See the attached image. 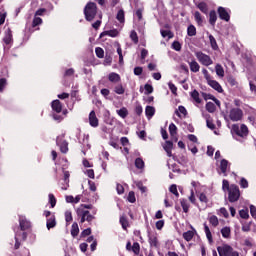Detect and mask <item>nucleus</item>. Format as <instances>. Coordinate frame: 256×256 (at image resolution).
I'll list each match as a JSON object with an SVG mask.
<instances>
[{
    "mask_svg": "<svg viewBox=\"0 0 256 256\" xmlns=\"http://www.w3.org/2000/svg\"><path fill=\"white\" fill-rule=\"evenodd\" d=\"M76 215L80 219V225H83L85 221L91 225V222L95 221L97 215V209H93L92 212L85 210V208H77Z\"/></svg>",
    "mask_w": 256,
    "mask_h": 256,
    "instance_id": "1",
    "label": "nucleus"
},
{
    "mask_svg": "<svg viewBox=\"0 0 256 256\" xmlns=\"http://www.w3.org/2000/svg\"><path fill=\"white\" fill-rule=\"evenodd\" d=\"M84 15L86 21H93L97 17V4L94 2H88L84 8Z\"/></svg>",
    "mask_w": 256,
    "mask_h": 256,
    "instance_id": "2",
    "label": "nucleus"
},
{
    "mask_svg": "<svg viewBox=\"0 0 256 256\" xmlns=\"http://www.w3.org/2000/svg\"><path fill=\"white\" fill-rule=\"evenodd\" d=\"M219 256H239V252L235 251L229 244H223L217 247Z\"/></svg>",
    "mask_w": 256,
    "mask_h": 256,
    "instance_id": "3",
    "label": "nucleus"
},
{
    "mask_svg": "<svg viewBox=\"0 0 256 256\" xmlns=\"http://www.w3.org/2000/svg\"><path fill=\"white\" fill-rule=\"evenodd\" d=\"M241 197V191L237 184H231L230 190L228 191V201L229 203H237V200Z\"/></svg>",
    "mask_w": 256,
    "mask_h": 256,
    "instance_id": "4",
    "label": "nucleus"
},
{
    "mask_svg": "<svg viewBox=\"0 0 256 256\" xmlns=\"http://www.w3.org/2000/svg\"><path fill=\"white\" fill-rule=\"evenodd\" d=\"M43 215L46 217V227L48 231L55 229V227H57V218L55 217V214L51 213L49 210H45Z\"/></svg>",
    "mask_w": 256,
    "mask_h": 256,
    "instance_id": "5",
    "label": "nucleus"
},
{
    "mask_svg": "<svg viewBox=\"0 0 256 256\" xmlns=\"http://www.w3.org/2000/svg\"><path fill=\"white\" fill-rule=\"evenodd\" d=\"M195 57L198 59L199 63L204 67H209L210 65H213V59H211V56L201 51L195 52Z\"/></svg>",
    "mask_w": 256,
    "mask_h": 256,
    "instance_id": "6",
    "label": "nucleus"
},
{
    "mask_svg": "<svg viewBox=\"0 0 256 256\" xmlns=\"http://www.w3.org/2000/svg\"><path fill=\"white\" fill-rule=\"evenodd\" d=\"M232 131L238 137H247L249 135V128L245 124H242L240 127L239 124H233Z\"/></svg>",
    "mask_w": 256,
    "mask_h": 256,
    "instance_id": "7",
    "label": "nucleus"
},
{
    "mask_svg": "<svg viewBox=\"0 0 256 256\" xmlns=\"http://www.w3.org/2000/svg\"><path fill=\"white\" fill-rule=\"evenodd\" d=\"M229 119L230 121L234 122L241 121V119H243V110H241L240 108L230 109Z\"/></svg>",
    "mask_w": 256,
    "mask_h": 256,
    "instance_id": "8",
    "label": "nucleus"
},
{
    "mask_svg": "<svg viewBox=\"0 0 256 256\" xmlns=\"http://www.w3.org/2000/svg\"><path fill=\"white\" fill-rule=\"evenodd\" d=\"M217 11L219 18L222 21H226V23H229V21H231V15L229 14V12H227V9H225V7L219 6Z\"/></svg>",
    "mask_w": 256,
    "mask_h": 256,
    "instance_id": "9",
    "label": "nucleus"
},
{
    "mask_svg": "<svg viewBox=\"0 0 256 256\" xmlns=\"http://www.w3.org/2000/svg\"><path fill=\"white\" fill-rule=\"evenodd\" d=\"M148 243L150 247L159 249V239L157 238V234H151V232H148Z\"/></svg>",
    "mask_w": 256,
    "mask_h": 256,
    "instance_id": "10",
    "label": "nucleus"
},
{
    "mask_svg": "<svg viewBox=\"0 0 256 256\" xmlns=\"http://www.w3.org/2000/svg\"><path fill=\"white\" fill-rule=\"evenodd\" d=\"M3 42L5 45H11L13 43V31L11 28H7V30L4 33Z\"/></svg>",
    "mask_w": 256,
    "mask_h": 256,
    "instance_id": "11",
    "label": "nucleus"
},
{
    "mask_svg": "<svg viewBox=\"0 0 256 256\" xmlns=\"http://www.w3.org/2000/svg\"><path fill=\"white\" fill-rule=\"evenodd\" d=\"M52 111L54 113H61L63 111V103H61V100L56 99L51 102Z\"/></svg>",
    "mask_w": 256,
    "mask_h": 256,
    "instance_id": "12",
    "label": "nucleus"
},
{
    "mask_svg": "<svg viewBox=\"0 0 256 256\" xmlns=\"http://www.w3.org/2000/svg\"><path fill=\"white\" fill-rule=\"evenodd\" d=\"M89 123L91 127H99V119L97 114H95V110H92L89 114Z\"/></svg>",
    "mask_w": 256,
    "mask_h": 256,
    "instance_id": "13",
    "label": "nucleus"
},
{
    "mask_svg": "<svg viewBox=\"0 0 256 256\" xmlns=\"http://www.w3.org/2000/svg\"><path fill=\"white\" fill-rule=\"evenodd\" d=\"M56 145L60 147L61 153H67L69 151V142L67 140H57Z\"/></svg>",
    "mask_w": 256,
    "mask_h": 256,
    "instance_id": "14",
    "label": "nucleus"
},
{
    "mask_svg": "<svg viewBox=\"0 0 256 256\" xmlns=\"http://www.w3.org/2000/svg\"><path fill=\"white\" fill-rule=\"evenodd\" d=\"M208 85L212 87L215 91L218 93H223V87H221V84L217 82L216 80H213L210 78V80L207 81Z\"/></svg>",
    "mask_w": 256,
    "mask_h": 256,
    "instance_id": "15",
    "label": "nucleus"
},
{
    "mask_svg": "<svg viewBox=\"0 0 256 256\" xmlns=\"http://www.w3.org/2000/svg\"><path fill=\"white\" fill-rule=\"evenodd\" d=\"M107 35H108V37H118L119 36V30L118 29H112V30L104 31L100 34V39H102V37H105Z\"/></svg>",
    "mask_w": 256,
    "mask_h": 256,
    "instance_id": "16",
    "label": "nucleus"
},
{
    "mask_svg": "<svg viewBox=\"0 0 256 256\" xmlns=\"http://www.w3.org/2000/svg\"><path fill=\"white\" fill-rule=\"evenodd\" d=\"M188 65L192 73H199L201 66L199 65L198 62L195 61V59H193L191 62H188Z\"/></svg>",
    "mask_w": 256,
    "mask_h": 256,
    "instance_id": "17",
    "label": "nucleus"
},
{
    "mask_svg": "<svg viewBox=\"0 0 256 256\" xmlns=\"http://www.w3.org/2000/svg\"><path fill=\"white\" fill-rule=\"evenodd\" d=\"M227 167H229V161L222 159L220 162V171L223 173L224 177H227Z\"/></svg>",
    "mask_w": 256,
    "mask_h": 256,
    "instance_id": "18",
    "label": "nucleus"
},
{
    "mask_svg": "<svg viewBox=\"0 0 256 256\" xmlns=\"http://www.w3.org/2000/svg\"><path fill=\"white\" fill-rule=\"evenodd\" d=\"M108 80L110 81V83H119V81H121V76H119V74L115 72H111L108 75Z\"/></svg>",
    "mask_w": 256,
    "mask_h": 256,
    "instance_id": "19",
    "label": "nucleus"
},
{
    "mask_svg": "<svg viewBox=\"0 0 256 256\" xmlns=\"http://www.w3.org/2000/svg\"><path fill=\"white\" fill-rule=\"evenodd\" d=\"M221 235L224 239H230L231 238V228L228 226H225L221 229Z\"/></svg>",
    "mask_w": 256,
    "mask_h": 256,
    "instance_id": "20",
    "label": "nucleus"
},
{
    "mask_svg": "<svg viewBox=\"0 0 256 256\" xmlns=\"http://www.w3.org/2000/svg\"><path fill=\"white\" fill-rule=\"evenodd\" d=\"M30 227H31V222H29L27 219L20 220L21 231H27V229H30Z\"/></svg>",
    "mask_w": 256,
    "mask_h": 256,
    "instance_id": "21",
    "label": "nucleus"
},
{
    "mask_svg": "<svg viewBox=\"0 0 256 256\" xmlns=\"http://www.w3.org/2000/svg\"><path fill=\"white\" fill-rule=\"evenodd\" d=\"M182 236L185 241L189 242L193 240V237H195V232L188 230L187 232H184Z\"/></svg>",
    "mask_w": 256,
    "mask_h": 256,
    "instance_id": "22",
    "label": "nucleus"
},
{
    "mask_svg": "<svg viewBox=\"0 0 256 256\" xmlns=\"http://www.w3.org/2000/svg\"><path fill=\"white\" fill-rule=\"evenodd\" d=\"M145 115L148 119H151L153 115H155V107L153 106H146L145 108Z\"/></svg>",
    "mask_w": 256,
    "mask_h": 256,
    "instance_id": "23",
    "label": "nucleus"
},
{
    "mask_svg": "<svg viewBox=\"0 0 256 256\" xmlns=\"http://www.w3.org/2000/svg\"><path fill=\"white\" fill-rule=\"evenodd\" d=\"M209 23L210 25L217 23V12H215V10H211L209 13Z\"/></svg>",
    "mask_w": 256,
    "mask_h": 256,
    "instance_id": "24",
    "label": "nucleus"
},
{
    "mask_svg": "<svg viewBox=\"0 0 256 256\" xmlns=\"http://www.w3.org/2000/svg\"><path fill=\"white\" fill-rule=\"evenodd\" d=\"M208 37H209L211 48L213 49V51H217L219 49V45H217V40L211 34Z\"/></svg>",
    "mask_w": 256,
    "mask_h": 256,
    "instance_id": "25",
    "label": "nucleus"
},
{
    "mask_svg": "<svg viewBox=\"0 0 256 256\" xmlns=\"http://www.w3.org/2000/svg\"><path fill=\"white\" fill-rule=\"evenodd\" d=\"M180 205L183 209V212L184 213H189V202H187V199L183 198V199H180Z\"/></svg>",
    "mask_w": 256,
    "mask_h": 256,
    "instance_id": "26",
    "label": "nucleus"
},
{
    "mask_svg": "<svg viewBox=\"0 0 256 256\" xmlns=\"http://www.w3.org/2000/svg\"><path fill=\"white\" fill-rule=\"evenodd\" d=\"M187 35H188V37H195V35H197V28H195V26H193V24L188 26Z\"/></svg>",
    "mask_w": 256,
    "mask_h": 256,
    "instance_id": "27",
    "label": "nucleus"
},
{
    "mask_svg": "<svg viewBox=\"0 0 256 256\" xmlns=\"http://www.w3.org/2000/svg\"><path fill=\"white\" fill-rule=\"evenodd\" d=\"M116 19L119 23H125V11L123 9L117 12Z\"/></svg>",
    "mask_w": 256,
    "mask_h": 256,
    "instance_id": "28",
    "label": "nucleus"
},
{
    "mask_svg": "<svg viewBox=\"0 0 256 256\" xmlns=\"http://www.w3.org/2000/svg\"><path fill=\"white\" fill-rule=\"evenodd\" d=\"M204 231L206 233V237H207L209 243H212L213 235L211 234V230L209 229V226H207V223H204Z\"/></svg>",
    "mask_w": 256,
    "mask_h": 256,
    "instance_id": "29",
    "label": "nucleus"
},
{
    "mask_svg": "<svg viewBox=\"0 0 256 256\" xmlns=\"http://www.w3.org/2000/svg\"><path fill=\"white\" fill-rule=\"evenodd\" d=\"M120 224L122 226V229L124 231H127V228L129 227V220H127V217L121 216L120 217Z\"/></svg>",
    "mask_w": 256,
    "mask_h": 256,
    "instance_id": "30",
    "label": "nucleus"
},
{
    "mask_svg": "<svg viewBox=\"0 0 256 256\" xmlns=\"http://www.w3.org/2000/svg\"><path fill=\"white\" fill-rule=\"evenodd\" d=\"M198 9L204 13L205 15H207L208 11H209V7L207 6V3L205 2H200L198 5H197Z\"/></svg>",
    "mask_w": 256,
    "mask_h": 256,
    "instance_id": "31",
    "label": "nucleus"
},
{
    "mask_svg": "<svg viewBox=\"0 0 256 256\" xmlns=\"http://www.w3.org/2000/svg\"><path fill=\"white\" fill-rule=\"evenodd\" d=\"M215 71L218 77H225V70L223 69V66H221V64H217L215 66Z\"/></svg>",
    "mask_w": 256,
    "mask_h": 256,
    "instance_id": "32",
    "label": "nucleus"
},
{
    "mask_svg": "<svg viewBox=\"0 0 256 256\" xmlns=\"http://www.w3.org/2000/svg\"><path fill=\"white\" fill-rule=\"evenodd\" d=\"M71 235L72 237H77L79 235V225L77 222H74L71 227Z\"/></svg>",
    "mask_w": 256,
    "mask_h": 256,
    "instance_id": "33",
    "label": "nucleus"
},
{
    "mask_svg": "<svg viewBox=\"0 0 256 256\" xmlns=\"http://www.w3.org/2000/svg\"><path fill=\"white\" fill-rule=\"evenodd\" d=\"M206 111H208V113H215V111H217V107L213 102H207Z\"/></svg>",
    "mask_w": 256,
    "mask_h": 256,
    "instance_id": "34",
    "label": "nucleus"
},
{
    "mask_svg": "<svg viewBox=\"0 0 256 256\" xmlns=\"http://www.w3.org/2000/svg\"><path fill=\"white\" fill-rule=\"evenodd\" d=\"M117 114L122 119H126L127 115H129V110H127V108L123 107L120 110H117Z\"/></svg>",
    "mask_w": 256,
    "mask_h": 256,
    "instance_id": "35",
    "label": "nucleus"
},
{
    "mask_svg": "<svg viewBox=\"0 0 256 256\" xmlns=\"http://www.w3.org/2000/svg\"><path fill=\"white\" fill-rule=\"evenodd\" d=\"M181 114L184 117H187V109L184 106H179L178 110H176L177 117H181Z\"/></svg>",
    "mask_w": 256,
    "mask_h": 256,
    "instance_id": "36",
    "label": "nucleus"
},
{
    "mask_svg": "<svg viewBox=\"0 0 256 256\" xmlns=\"http://www.w3.org/2000/svg\"><path fill=\"white\" fill-rule=\"evenodd\" d=\"M130 39H131V41H133L134 45H137V43H139V36L137 35V32L135 30L131 31Z\"/></svg>",
    "mask_w": 256,
    "mask_h": 256,
    "instance_id": "37",
    "label": "nucleus"
},
{
    "mask_svg": "<svg viewBox=\"0 0 256 256\" xmlns=\"http://www.w3.org/2000/svg\"><path fill=\"white\" fill-rule=\"evenodd\" d=\"M135 167H136V169H144L145 162L143 161L142 158H136L135 159Z\"/></svg>",
    "mask_w": 256,
    "mask_h": 256,
    "instance_id": "38",
    "label": "nucleus"
},
{
    "mask_svg": "<svg viewBox=\"0 0 256 256\" xmlns=\"http://www.w3.org/2000/svg\"><path fill=\"white\" fill-rule=\"evenodd\" d=\"M206 126L208 127V129H211V131H215L216 126L215 123H213V118L208 117L206 119Z\"/></svg>",
    "mask_w": 256,
    "mask_h": 256,
    "instance_id": "39",
    "label": "nucleus"
},
{
    "mask_svg": "<svg viewBox=\"0 0 256 256\" xmlns=\"http://www.w3.org/2000/svg\"><path fill=\"white\" fill-rule=\"evenodd\" d=\"M95 53H96V57H98V59H103V57H105V50H103V48H101V47H96Z\"/></svg>",
    "mask_w": 256,
    "mask_h": 256,
    "instance_id": "40",
    "label": "nucleus"
},
{
    "mask_svg": "<svg viewBox=\"0 0 256 256\" xmlns=\"http://www.w3.org/2000/svg\"><path fill=\"white\" fill-rule=\"evenodd\" d=\"M132 251L134 255H139L141 252V245H139V242H134L132 245Z\"/></svg>",
    "mask_w": 256,
    "mask_h": 256,
    "instance_id": "41",
    "label": "nucleus"
},
{
    "mask_svg": "<svg viewBox=\"0 0 256 256\" xmlns=\"http://www.w3.org/2000/svg\"><path fill=\"white\" fill-rule=\"evenodd\" d=\"M194 19L198 25H203V17L201 16V13L199 11H196L194 13Z\"/></svg>",
    "mask_w": 256,
    "mask_h": 256,
    "instance_id": "42",
    "label": "nucleus"
},
{
    "mask_svg": "<svg viewBox=\"0 0 256 256\" xmlns=\"http://www.w3.org/2000/svg\"><path fill=\"white\" fill-rule=\"evenodd\" d=\"M114 92L117 95H123L125 93V88H123V84H118L117 86H115Z\"/></svg>",
    "mask_w": 256,
    "mask_h": 256,
    "instance_id": "43",
    "label": "nucleus"
},
{
    "mask_svg": "<svg viewBox=\"0 0 256 256\" xmlns=\"http://www.w3.org/2000/svg\"><path fill=\"white\" fill-rule=\"evenodd\" d=\"M191 97L194 99L195 103H201V98L199 97V91L194 90L191 92Z\"/></svg>",
    "mask_w": 256,
    "mask_h": 256,
    "instance_id": "44",
    "label": "nucleus"
},
{
    "mask_svg": "<svg viewBox=\"0 0 256 256\" xmlns=\"http://www.w3.org/2000/svg\"><path fill=\"white\" fill-rule=\"evenodd\" d=\"M169 133L171 137H175V135H177V126L174 123L169 125Z\"/></svg>",
    "mask_w": 256,
    "mask_h": 256,
    "instance_id": "45",
    "label": "nucleus"
},
{
    "mask_svg": "<svg viewBox=\"0 0 256 256\" xmlns=\"http://www.w3.org/2000/svg\"><path fill=\"white\" fill-rule=\"evenodd\" d=\"M162 37H168V39H173L174 35L173 32H171L170 30H161L160 31Z\"/></svg>",
    "mask_w": 256,
    "mask_h": 256,
    "instance_id": "46",
    "label": "nucleus"
},
{
    "mask_svg": "<svg viewBox=\"0 0 256 256\" xmlns=\"http://www.w3.org/2000/svg\"><path fill=\"white\" fill-rule=\"evenodd\" d=\"M49 203L51 205V209H54L55 205H57V198H55V195L49 194Z\"/></svg>",
    "mask_w": 256,
    "mask_h": 256,
    "instance_id": "47",
    "label": "nucleus"
},
{
    "mask_svg": "<svg viewBox=\"0 0 256 256\" xmlns=\"http://www.w3.org/2000/svg\"><path fill=\"white\" fill-rule=\"evenodd\" d=\"M164 151H173V142L167 140L163 145Z\"/></svg>",
    "mask_w": 256,
    "mask_h": 256,
    "instance_id": "48",
    "label": "nucleus"
},
{
    "mask_svg": "<svg viewBox=\"0 0 256 256\" xmlns=\"http://www.w3.org/2000/svg\"><path fill=\"white\" fill-rule=\"evenodd\" d=\"M209 223H211V225L213 227H217V225H219V218H217V216L213 215L209 218Z\"/></svg>",
    "mask_w": 256,
    "mask_h": 256,
    "instance_id": "49",
    "label": "nucleus"
},
{
    "mask_svg": "<svg viewBox=\"0 0 256 256\" xmlns=\"http://www.w3.org/2000/svg\"><path fill=\"white\" fill-rule=\"evenodd\" d=\"M43 23V19H41L40 17L35 16L33 21H32V27H38V25H41Z\"/></svg>",
    "mask_w": 256,
    "mask_h": 256,
    "instance_id": "50",
    "label": "nucleus"
},
{
    "mask_svg": "<svg viewBox=\"0 0 256 256\" xmlns=\"http://www.w3.org/2000/svg\"><path fill=\"white\" fill-rule=\"evenodd\" d=\"M169 191H170V193H172L173 195H175V197H179V191H177V185L172 184V185L169 187Z\"/></svg>",
    "mask_w": 256,
    "mask_h": 256,
    "instance_id": "51",
    "label": "nucleus"
},
{
    "mask_svg": "<svg viewBox=\"0 0 256 256\" xmlns=\"http://www.w3.org/2000/svg\"><path fill=\"white\" fill-rule=\"evenodd\" d=\"M52 117L54 119V121H57L58 123H61V121H63V119H65V117H63L61 114L55 112L52 114Z\"/></svg>",
    "mask_w": 256,
    "mask_h": 256,
    "instance_id": "52",
    "label": "nucleus"
},
{
    "mask_svg": "<svg viewBox=\"0 0 256 256\" xmlns=\"http://www.w3.org/2000/svg\"><path fill=\"white\" fill-rule=\"evenodd\" d=\"M239 215H240L241 219H247L249 217V210L242 209L239 211Z\"/></svg>",
    "mask_w": 256,
    "mask_h": 256,
    "instance_id": "53",
    "label": "nucleus"
},
{
    "mask_svg": "<svg viewBox=\"0 0 256 256\" xmlns=\"http://www.w3.org/2000/svg\"><path fill=\"white\" fill-rule=\"evenodd\" d=\"M128 201L129 203H135V201H137V198H135V192L134 191H130L128 193Z\"/></svg>",
    "mask_w": 256,
    "mask_h": 256,
    "instance_id": "54",
    "label": "nucleus"
},
{
    "mask_svg": "<svg viewBox=\"0 0 256 256\" xmlns=\"http://www.w3.org/2000/svg\"><path fill=\"white\" fill-rule=\"evenodd\" d=\"M65 221L66 223H71V221H73V214L71 213V211L65 212Z\"/></svg>",
    "mask_w": 256,
    "mask_h": 256,
    "instance_id": "55",
    "label": "nucleus"
},
{
    "mask_svg": "<svg viewBox=\"0 0 256 256\" xmlns=\"http://www.w3.org/2000/svg\"><path fill=\"white\" fill-rule=\"evenodd\" d=\"M144 89L145 95H151V93H153V86L150 84H145Z\"/></svg>",
    "mask_w": 256,
    "mask_h": 256,
    "instance_id": "56",
    "label": "nucleus"
},
{
    "mask_svg": "<svg viewBox=\"0 0 256 256\" xmlns=\"http://www.w3.org/2000/svg\"><path fill=\"white\" fill-rule=\"evenodd\" d=\"M222 189H223V191H230L231 190V185H229L228 180H223Z\"/></svg>",
    "mask_w": 256,
    "mask_h": 256,
    "instance_id": "57",
    "label": "nucleus"
},
{
    "mask_svg": "<svg viewBox=\"0 0 256 256\" xmlns=\"http://www.w3.org/2000/svg\"><path fill=\"white\" fill-rule=\"evenodd\" d=\"M75 75V69L70 68L64 72V77H73Z\"/></svg>",
    "mask_w": 256,
    "mask_h": 256,
    "instance_id": "58",
    "label": "nucleus"
},
{
    "mask_svg": "<svg viewBox=\"0 0 256 256\" xmlns=\"http://www.w3.org/2000/svg\"><path fill=\"white\" fill-rule=\"evenodd\" d=\"M240 187L242 189H247V187H249V182L247 181V179L241 178V180H240Z\"/></svg>",
    "mask_w": 256,
    "mask_h": 256,
    "instance_id": "59",
    "label": "nucleus"
},
{
    "mask_svg": "<svg viewBox=\"0 0 256 256\" xmlns=\"http://www.w3.org/2000/svg\"><path fill=\"white\" fill-rule=\"evenodd\" d=\"M172 49H174V51H181V43L179 41H174L172 43Z\"/></svg>",
    "mask_w": 256,
    "mask_h": 256,
    "instance_id": "60",
    "label": "nucleus"
},
{
    "mask_svg": "<svg viewBox=\"0 0 256 256\" xmlns=\"http://www.w3.org/2000/svg\"><path fill=\"white\" fill-rule=\"evenodd\" d=\"M163 227H165V220H158L156 222V229H158V231H161Z\"/></svg>",
    "mask_w": 256,
    "mask_h": 256,
    "instance_id": "61",
    "label": "nucleus"
},
{
    "mask_svg": "<svg viewBox=\"0 0 256 256\" xmlns=\"http://www.w3.org/2000/svg\"><path fill=\"white\" fill-rule=\"evenodd\" d=\"M168 87H169L171 93H173V95H177V86H175V84L169 82Z\"/></svg>",
    "mask_w": 256,
    "mask_h": 256,
    "instance_id": "62",
    "label": "nucleus"
},
{
    "mask_svg": "<svg viewBox=\"0 0 256 256\" xmlns=\"http://www.w3.org/2000/svg\"><path fill=\"white\" fill-rule=\"evenodd\" d=\"M91 235V228H86L81 232V237H89Z\"/></svg>",
    "mask_w": 256,
    "mask_h": 256,
    "instance_id": "63",
    "label": "nucleus"
},
{
    "mask_svg": "<svg viewBox=\"0 0 256 256\" xmlns=\"http://www.w3.org/2000/svg\"><path fill=\"white\" fill-rule=\"evenodd\" d=\"M250 215L253 217V219H256V207L254 205L250 206Z\"/></svg>",
    "mask_w": 256,
    "mask_h": 256,
    "instance_id": "64",
    "label": "nucleus"
}]
</instances>
